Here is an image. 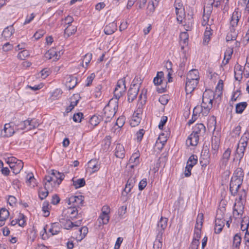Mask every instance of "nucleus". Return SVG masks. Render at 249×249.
Instances as JSON below:
<instances>
[{"mask_svg":"<svg viewBox=\"0 0 249 249\" xmlns=\"http://www.w3.org/2000/svg\"><path fill=\"white\" fill-rule=\"evenodd\" d=\"M65 175L55 170H52L48 176L45 177L44 185L45 188H53L59 186L64 179Z\"/></svg>","mask_w":249,"mask_h":249,"instance_id":"f257e3e1","label":"nucleus"},{"mask_svg":"<svg viewBox=\"0 0 249 249\" xmlns=\"http://www.w3.org/2000/svg\"><path fill=\"white\" fill-rule=\"evenodd\" d=\"M215 93L210 89H206L203 94L202 107L210 110L213 107V101L214 98Z\"/></svg>","mask_w":249,"mask_h":249,"instance_id":"f03ea898","label":"nucleus"},{"mask_svg":"<svg viewBox=\"0 0 249 249\" xmlns=\"http://www.w3.org/2000/svg\"><path fill=\"white\" fill-rule=\"evenodd\" d=\"M242 13L238 9H236L232 13L230 22V27L236 28L241 18Z\"/></svg>","mask_w":249,"mask_h":249,"instance_id":"7ed1b4c3","label":"nucleus"},{"mask_svg":"<svg viewBox=\"0 0 249 249\" xmlns=\"http://www.w3.org/2000/svg\"><path fill=\"white\" fill-rule=\"evenodd\" d=\"M242 182L243 180L238 179L235 177L231 178L230 184V190L232 195L235 196L237 194L238 189L242 184Z\"/></svg>","mask_w":249,"mask_h":249,"instance_id":"20e7f679","label":"nucleus"},{"mask_svg":"<svg viewBox=\"0 0 249 249\" xmlns=\"http://www.w3.org/2000/svg\"><path fill=\"white\" fill-rule=\"evenodd\" d=\"M219 211H217L215 220L214 232L215 233H219L222 230L225 225L224 220L223 219L222 215L219 214Z\"/></svg>","mask_w":249,"mask_h":249,"instance_id":"39448f33","label":"nucleus"},{"mask_svg":"<svg viewBox=\"0 0 249 249\" xmlns=\"http://www.w3.org/2000/svg\"><path fill=\"white\" fill-rule=\"evenodd\" d=\"M220 141V138L218 136H213L212 138L211 153L213 158H215L217 157L219 147Z\"/></svg>","mask_w":249,"mask_h":249,"instance_id":"423d86ee","label":"nucleus"},{"mask_svg":"<svg viewBox=\"0 0 249 249\" xmlns=\"http://www.w3.org/2000/svg\"><path fill=\"white\" fill-rule=\"evenodd\" d=\"M129 178L125 184V193H129L131 192V189L135 184L136 175L131 171L129 175Z\"/></svg>","mask_w":249,"mask_h":249,"instance_id":"0eeeda50","label":"nucleus"},{"mask_svg":"<svg viewBox=\"0 0 249 249\" xmlns=\"http://www.w3.org/2000/svg\"><path fill=\"white\" fill-rule=\"evenodd\" d=\"M63 54L62 51L57 52L55 48H52L44 54V56L48 59H51L53 57H55L56 60H58L61 54Z\"/></svg>","mask_w":249,"mask_h":249,"instance_id":"6e6552de","label":"nucleus"},{"mask_svg":"<svg viewBox=\"0 0 249 249\" xmlns=\"http://www.w3.org/2000/svg\"><path fill=\"white\" fill-rule=\"evenodd\" d=\"M247 146L245 145L238 144L235 153V158L233 160H235L236 159L239 161V162L241 161V159L244 157L245 151Z\"/></svg>","mask_w":249,"mask_h":249,"instance_id":"1a4fd4ad","label":"nucleus"},{"mask_svg":"<svg viewBox=\"0 0 249 249\" xmlns=\"http://www.w3.org/2000/svg\"><path fill=\"white\" fill-rule=\"evenodd\" d=\"M109 101V103L103 109L104 115L103 117H106L107 119H109L112 118L115 115V112L114 111V107H111L110 105Z\"/></svg>","mask_w":249,"mask_h":249,"instance_id":"9d476101","label":"nucleus"},{"mask_svg":"<svg viewBox=\"0 0 249 249\" xmlns=\"http://www.w3.org/2000/svg\"><path fill=\"white\" fill-rule=\"evenodd\" d=\"M198 83V81H192L186 79L185 85L186 94L191 93L196 88Z\"/></svg>","mask_w":249,"mask_h":249,"instance_id":"9b49d317","label":"nucleus"},{"mask_svg":"<svg viewBox=\"0 0 249 249\" xmlns=\"http://www.w3.org/2000/svg\"><path fill=\"white\" fill-rule=\"evenodd\" d=\"M122 84L124 87V77L120 79L117 84L116 87L114 90V96L116 99H119L123 95V93L121 90H119L118 88H121V85Z\"/></svg>","mask_w":249,"mask_h":249,"instance_id":"f8f14e48","label":"nucleus"},{"mask_svg":"<svg viewBox=\"0 0 249 249\" xmlns=\"http://www.w3.org/2000/svg\"><path fill=\"white\" fill-rule=\"evenodd\" d=\"M244 206L240 201L235 202L234 205L233 213L234 215H236L239 217L242 215L244 212Z\"/></svg>","mask_w":249,"mask_h":249,"instance_id":"ddd939ff","label":"nucleus"},{"mask_svg":"<svg viewBox=\"0 0 249 249\" xmlns=\"http://www.w3.org/2000/svg\"><path fill=\"white\" fill-rule=\"evenodd\" d=\"M199 135L192 133L186 140V143L191 146H196L199 141Z\"/></svg>","mask_w":249,"mask_h":249,"instance_id":"4468645a","label":"nucleus"},{"mask_svg":"<svg viewBox=\"0 0 249 249\" xmlns=\"http://www.w3.org/2000/svg\"><path fill=\"white\" fill-rule=\"evenodd\" d=\"M168 219L165 217H161L157 224L158 233H161L163 234L165 229L167 225Z\"/></svg>","mask_w":249,"mask_h":249,"instance_id":"2eb2a0df","label":"nucleus"},{"mask_svg":"<svg viewBox=\"0 0 249 249\" xmlns=\"http://www.w3.org/2000/svg\"><path fill=\"white\" fill-rule=\"evenodd\" d=\"M186 79L199 82V72L197 70L193 69L189 71L187 75Z\"/></svg>","mask_w":249,"mask_h":249,"instance_id":"dca6fc26","label":"nucleus"},{"mask_svg":"<svg viewBox=\"0 0 249 249\" xmlns=\"http://www.w3.org/2000/svg\"><path fill=\"white\" fill-rule=\"evenodd\" d=\"M206 128L203 124H197L193 128V131L192 133H195L199 136L203 135L205 132Z\"/></svg>","mask_w":249,"mask_h":249,"instance_id":"f3484780","label":"nucleus"},{"mask_svg":"<svg viewBox=\"0 0 249 249\" xmlns=\"http://www.w3.org/2000/svg\"><path fill=\"white\" fill-rule=\"evenodd\" d=\"M77 83L76 77L71 75H69L67 77L66 85L69 89H71L76 86Z\"/></svg>","mask_w":249,"mask_h":249,"instance_id":"a211bd4d","label":"nucleus"},{"mask_svg":"<svg viewBox=\"0 0 249 249\" xmlns=\"http://www.w3.org/2000/svg\"><path fill=\"white\" fill-rule=\"evenodd\" d=\"M89 168L92 170V172L98 171L100 168V164L96 159H92L88 163Z\"/></svg>","mask_w":249,"mask_h":249,"instance_id":"6ab92c4d","label":"nucleus"},{"mask_svg":"<svg viewBox=\"0 0 249 249\" xmlns=\"http://www.w3.org/2000/svg\"><path fill=\"white\" fill-rule=\"evenodd\" d=\"M138 91L137 87L130 88L127 93V100L129 102H132L136 98Z\"/></svg>","mask_w":249,"mask_h":249,"instance_id":"aec40b11","label":"nucleus"},{"mask_svg":"<svg viewBox=\"0 0 249 249\" xmlns=\"http://www.w3.org/2000/svg\"><path fill=\"white\" fill-rule=\"evenodd\" d=\"M4 133L3 136L6 137H9L12 136L15 133L13 128L11 127L10 124H6L4 125L2 134Z\"/></svg>","mask_w":249,"mask_h":249,"instance_id":"412c9836","label":"nucleus"},{"mask_svg":"<svg viewBox=\"0 0 249 249\" xmlns=\"http://www.w3.org/2000/svg\"><path fill=\"white\" fill-rule=\"evenodd\" d=\"M162 233H158L157 238L153 244L154 249H160L162 247Z\"/></svg>","mask_w":249,"mask_h":249,"instance_id":"4be33fe9","label":"nucleus"},{"mask_svg":"<svg viewBox=\"0 0 249 249\" xmlns=\"http://www.w3.org/2000/svg\"><path fill=\"white\" fill-rule=\"evenodd\" d=\"M10 168L13 170L14 174L16 175L18 174L23 167V163L22 161H18V163L9 166Z\"/></svg>","mask_w":249,"mask_h":249,"instance_id":"5701e85b","label":"nucleus"},{"mask_svg":"<svg viewBox=\"0 0 249 249\" xmlns=\"http://www.w3.org/2000/svg\"><path fill=\"white\" fill-rule=\"evenodd\" d=\"M115 155L120 159L124 158V148L122 144H118L116 147Z\"/></svg>","mask_w":249,"mask_h":249,"instance_id":"b1692460","label":"nucleus"},{"mask_svg":"<svg viewBox=\"0 0 249 249\" xmlns=\"http://www.w3.org/2000/svg\"><path fill=\"white\" fill-rule=\"evenodd\" d=\"M237 36V32L236 28L230 27V32L228 33L226 36L227 41L236 40Z\"/></svg>","mask_w":249,"mask_h":249,"instance_id":"393cba45","label":"nucleus"},{"mask_svg":"<svg viewBox=\"0 0 249 249\" xmlns=\"http://www.w3.org/2000/svg\"><path fill=\"white\" fill-rule=\"evenodd\" d=\"M15 30L13 25L9 26L5 28L3 31L2 36L6 39L9 38L14 33Z\"/></svg>","mask_w":249,"mask_h":249,"instance_id":"a878e982","label":"nucleus"},{"mask_svg":"<svg viewBox=\"0 0 249 249\" xmlns=\"http://www.w3.org/2000/svg\"><path fill=\"white\" fill-rule=\"evenodd\" d=\"M116 29V25L114 22H111L106 25L104 28V32L106 35H111Z\"/></svg>","mask_w":249,"mask_h":249,"instance_id":"bb28decb","label":"nucleus"},{"mask_svg":"<svg viewBox=\"0 0 249 249\" xmlns=\"http://www.w3.org/2000/svg\"><path fill=\"white\" fill-rule=\"evenodd\" d=\"M77 31V27L69 25L64 30V36L66 37L74 34Z\"/></svg>","mask_w":249,"mask_h":249,"instance_id":"cd10ccee","label":"nucleus"},{"mask_svg":"<svg viewBox=\"0 0 249 249\" xmlns=\"http://www.w3.org/2000/svg\"><path fill=\"white\" fill-rule=\"evenodd\" d=\"M243 73L242 66L236 64L234 67V77L236 80H238L240 78H242Z\"/></svg>","mask_w":249,"mask_h":249,"instance_id":"c85d7f7f","label":"nucleus"},{"mask_svg":"<svg viewBox=\"0 0 249 249\" xmlns=\"http://www.w3.org/2000/svg\"><path fill=\"white\" fill-rule=\"evenodd\" d=\"M65 229L70 230L73 227V222H71L70 219H65L61 218L59 220Z\"/></svg>","mask_w":249,"mask_h":249,"instance_id":"c756f323","label":"nucleus"},{"mask_svg":"<svg viewBox=\"0 0 249 249\" xmlns=\"http://www.w3.org/2000/svg\"><path fill=\"white\" fill-rule=\"evenodd\" d=\"M108 214H103V213H101L98 218L100 224L106 225L108 223L110 218Z\"/></svg>","mask_w":249,"mask_h":249,"instance_id":"7c9ffc66","label":"nucleus"},{"mask_svg":"<svg viewBox=\"0 0 249 249\" xmlns=\"http://www.w3.org/2000/svg\"><path fill=\"white\" fill-rule=\"evenodd\" d=\"M231 150L229 148H227L223 154L222 158L221 159L223 164H224L225 165L227 164L231 156Z\"/></svg>","mask_w":249,"mask_h":249,"instance_id":"2f4dec72","label":"nucleus"},{"mask_svg":"<svg viewBox=\"0 0 249 249\" xmlns=\"http://www.w3.org/2000/svg\"><path fill=\"white\" fill-rule=\"evenodd\" d=\"M102 119V116L97 115L92 116L89 119V122L93 127L97 125Z\"/></svg>","mask_w":249,"mask_h":249,"instance_id":"473e14b6","label":"nucleus"},{"mask_svg":"<svg viewBox=\"0 0 249 249\" xmlns=\"http://www.w3.org/2000/svg\"><path fill=\"white\" fill-rule=\"evenodd\" d=\"M210 156L211 154H210V150L208 147L207 146L203 147L201 153V157L209 162V160L210 159Z\"/></svg>","mask_w":249,"mask_h":249,"instance_id":"72a5a7b5","label":"nucleus"},{"mask_svg":"<svg viewBox=\"0 0 249 249\" xmlns=\"http://www.w3.org/2000/svg\"><path fill=\"white\" fill-rule=\"evenodd\" d=\"M51 188H45L44 186V189L40 188L38 190V196L39 198L43 200L45 199L48 195L49 192L48 190Z\"/></svg>","mask_w":249,"mask_h":249,"instance_id":"f704fd0d","label":"nucleus"},{"mask_svg":"<svg viewBox=\"0 0 249 249\" xmlns=\"http://www.w3.org/2000/svg\"><path fill=\"white\" fill-rule=\"evenodd\" d=\"M249 140V133L246 131L241 138L238 144L247 146Z\"/></svg>","mask_w":249,"mask_h":249,"instance_id":"c9c22d12","label":"nucleus"},{"mask_svg":"<svg viewBox=\"0 0 249 249\" xmlns=\"http://www.w3.org/2000/svg\"><path fill=\"white\" fill-rule=\"evenodd\" d=\"M241 242V235L239 233H236L233 237V247L238 248L240 245Z\"/></svg>","mask_w":249,"mask_h":249,"instance_id":"e433bc0d","label":"nucleus"},{"mask_svg":"<svg viewBox=\"0 0 249 249\" xmlns=\"http://www.w3.org/2000/svg\"><path fill=\"white\" fill-rule=\"evenodd\" d=\"M72 181L73 182V185L76 189L82 187L85 185V180L84 178H79L76 180L72 178Z\"/></svg>","mask_w":249,"mask_h":249,"instance_id":"4c0bfd02","label":"nucleus"},{"mask_svg":"<svg viewBox=\"0 0 249 249\" xmlns=\"http://www.w3.org/2000/svg\"><path fill=\"white\" fill-rule=\"evenodd\" d=\"M141 120L140 116H135V114H133L132 119L130 121V125L132 127L137 126L140 124Z\"/></svg>","mask_w":249,"mask_h":249,"instance_id":"58836bf2","label":"nucleus"},{"mask_svg":"<svg viewBox=\"0 0 249 249\" xmlns=\"http://www.w3.org/2000/svg\"><path fill=\"white\" fill-rule=\"evenodd\" d=\"M247 103L245 102H241L236 105V112L237 113H241L247 107Z\"/></svg>","mask_w":249,"mask_h":249,"instance_id":"ea45409f","label":"nucleus"},{"mask_svg":"<svg viewBox=\"0 0 249 249\" xmlns=\"http://www.w3.org/2000/svg\"><path fill=\"white\" fill-rule=\"evenodd\" d=\"M191 17V20L189 21V22H187V17H185L184 18V22L185 24H184V27L185 30L186 31H191L193 27V17L190 16Z\"/></svg>","mask_w":249,"mask_h":249,"instance_id":"a19ab883","label":"nucleus"},{"mask_svg":"<svg viewBox=\"0 0 249 249\" xmlns=\"http://www.w3.org/2000/svg\"><path fill=\"white\" fill-rule=\"evenodd\" d=\"M164 73L162 71H160L157 73L156 77L154 78L153 82L156 85H159L162 82L161 78L163 76Z\"/></svg>","mask_w":249,"mask_h":249,"instance_id":"79ce46f5","label":"nucleus"},{"mask_svg":"<svg viewBox=\"0 0 249 249\" xmlns=\"http://www.w3.org/2000/svg\"><path fill=\"white\" fill-rule=\"evenodd\" d=\"M232 177H235V178H238V179H240L241 180L243 179L244 177V173L243 170L241 168H237L233 174V176Z\"/></svg>","mask_w":249,"mask_h":249,"instance_id":"37998d69","label":"nucleus"},{"mask_svg":"<svg viewBox=\"0 0 249 249\" xmlns=\"http://www.w3.org/2000/svg\"><path fill=\"white\" fill-rule=\"evenodd\" d=\"M9 212L5 208H1L0 210V221H5L9 215Z\"/></svg>","mask_w":249,"mask_h":249,"instance_id":"c03bdc74","label":"nucleus"},{"mask_svg":"<svg viewBox=\"0 0 249 249\" xmlns=\"http://www.w3.org/2000/svg\"><path fill=\"white\" fill-rule=\"evenodd\" d=\"M189 36L186 32L181 33L180 35V43L186 45L188 43Z\"/></svg>","mask_w":249,"mask_h":249,"instance_id":"a18cd8bd","label":"nucleus"},{"mask_svg":"<svg viewBox=\"0 0 249 249\" xmlns=\"http://www.w3.org/2000/svg\"><path fill=\"white\" fill-rule=\"evenodd\" d=\"M81 231H82L81 237H78V236L75 237V239L78 241H81L85 237L88 232V228L86 226H84L81 228Z\"/></svg>","mask_w":249,"mask_h":249,"instance_id":"49530a36","label":"nucleus"},{"mask_svg":"<svg viewBox=\"0 0 249 249\" xmlns=\"http://www.w3.org/2000/svg\"><path fill=\"white\" fill-rule=\"evenodd\" d=\"M62 93L63 92L61 89H56L52 94V97L53 99L56 100L59 99L61 97Z\"/></svg>","mask_w":249,"mask_h":249,"instance_id":"de8ad7c7","label":"nucleus"},{"mask_svg":"<svg viewBox=\"0 0 249 249\" xmlns=\"http://www.w3.org/2000/svg\"><path fill=\"white\" fill-rule=\"evenodd\" d=\"M27 124L28 125L27 130H29L37 127L39 125L38 122H37L36 120L35 119H32L31 120H29V123H28Z\"/></svg>","mask_w":249,"mask_h":249,"instance_id":"09e8293b","label":"nucleus"},{"mask_svg":"<svg viewBox=\"0 0 249 249\" xmlns=\"http://www.w3.org/2000/svg\"><path fill=\"white\" fill-rule=\"evenodd\" d=\"M6 163L10 166V165L14 164L18 161H22L14 157H8L5 159Z\"/></svg>","mask_w":249,"mask_h":249,"instance_id":"8fccbe9b","label":"nucleus"},{"mask_svg":"<svg viewBox=\"0 0 249 249\" xmlns=\"http://www.w3.org/2000/svg\"><path fill=\"white\" fill-rule=\"evenodd\" d=\"M175 9H176V13L178 14V10H181V13L182 14L183 11V4L179 1V0H176L175 4H174Z\"/></svg>","mask_w":249,"mask_h":249,"instance_id":"3c124183","label":"nucleus"},{"mask_svg":"<svg viewBox=\"0 0 249 249\" xmlns=\"http://www.w3.org/2000/svg\"><path fill=\"white\" fill-rule=\"evenodd\" d=\"M49 202L47 201H44L43 203L42 206V211L44 213V216L47 217L50 214V212L49 211Z\"/></svg>","mask_w":249,"mask_h":249,"instance_id":"603ef678","label":"nucleus"},{"mask_svg":"<svg viewBox=\"0 0 249 249\" xmlns=\"http://www.w3.org/2000/svg\"><path fill=\"white\" fill-rule=\"evenodd\" d=\"M29 55L30 54L29 52L27 50H25L18 53V57L21 60H24L27 57L29 56Z\"/></svg>","mask_w":249,"mask_h":249,"instance_id":"864d4df0","label":"nucleus"},{"mask_svg":"<svg viewBox=\"0 0 249 249\" xmlns=\"http://www.w3.org/2000/svg\"><path fill=\"white\" fill-rule=\"evenodd\" d=\"M91 58L92 54L91 53H87L85 54L83 59V66H84L83 63H85L86 66L87 67L88 64L90 63Z\"/></svg>","mask_w":249,"mask_h":249,"instance_id":"5fc2aeb1","label":"nucleus"},{"mask_svg":"<svg viewBox=\"0 0 249 249\" xmlns=\"http://www.w3.org/2000/svg\"><path fill=\"white\" fill-rule=\"evenodd\" d=\"M25 216L23 214L19 213L18 218L17 219L18 224L19 226L23 227L25 224Z\"/></svg>","mask_w":249,"mask_h":249,"instance_id":"6e6d98bb","label":"nucleus"},{"mask_svg":"<svg viewBox=\"0 0 249 249\" xmlns=\"http://www.w3.org/2000/svg\"><path fill=\"white\" fill-rule=\"evenodd\" d=\"M83 114L81 112L75 113L73 116V120L75 122H80L83 118Z\"/></svg>","mask_w":249,"mask_h":249,"instance_id":"4d7b16f0","label":"nucleus"},{"mask_svg":"<svg viewBox=\"0 0 249 249\" xmlns=\"http://www.w3.org/2000/svg\"><path fill=\"white\" fill-rule=\"evenodd\" d=\"M212 32H210L208 30H205V32L204 33V43L207 44L210 39V36L212 35Z\"/></svg>","mask_w":249,"mask_h":249,"instance_id":"13d9d810","label":"nucleus"},{"mask_svg":"<svg viewBox=\"0 0 249 249\" xmlns=\"http://www.w3.org/2000/svg\"><path fill=\"white\" fill-rule=\"evenodd\" d=\"M76 204H74V207H79L83 205L84 201V197L82 196H76Z\"/></svg>","mask_w":249,"mask_h":249,"instance_id":"bf43d9fd","label":"nucleus"},{"mask_svg":"<svg viewBox=\"0 0 249 249\" xmlns=\"http://www.w3.org/2000/svg\"><path fill=\"white\" fill-rule=\"evenodd\" d=\"M40 73L41 77L43 79H45L50 74L51 71L50 69L48 68H45L40 71Z\"/></svg>","mask_w":249,"mask_h":249,"instance_id":"052dcab7","label":"nucleus"},{"mask_svg":"<svg viewBox=\"0 0 249 249\" xmlns=\"http://www.w3.org/2000/svg\"><path fill=\"white\" fill-rule=\"evenodd\" d=\"M213 6L212 5H205L204 7L203 14L207 16H210L212 11Z\"/></svg>","mask_w":249,"mask_h":249,"instance_id":"680f3d73","label":"nucleus"},{"mask_svg":"<svg viewBox=\"0 0 249 249\" xmlns=\"http://www.w3.org/2000/svg\"><path fill=\"white\" fill-rule=\"evenodd\" d=\"M177 17V19L178 21L181 22L183 18H184L185 17V12L184 9H183L182 14L181 13V10H178V13L176 14Z\"/></svg>","mask_w":249,"mask_h":249,"instance_id":"e2e57ef3","label":"nucleus"},{"mask_svg":"<svg viewBox=\"0 0 249 249\" xmlns=\"http://www.w3.org/2000/svg\"><path fill=\"white\" fill-rule=\"evenodd\" d=\"M188 163H190L191 164L195 165L197 163V157L196 155H191L188 160Z\"/></svg>","mask_w":249,"mask_h":249,"instance_id":"0e129e2a","label":"nucleus"},{"mask_svg":"<svg viewBox=\"0 0 249 249\" xmlns=\"http://www.w3.org/2000/svg\"><path fill=\"white\" fill-rule=\"evenodd\" d=\"M45 32L43 30H38L34 34V37L36 40L39 39L45 34Z\"/></svg>","mask_w":249,"mask_h":249,"instance_id":"69168bd1","label":"nucleus"},{"mask_svg":"<svg viewBox=\"0 0 249 249\" xmlns=\"http://www.w3.org/2000/svg\"><path fill=\"white\" fill-rule=\"evenodd\" d=\"M95 77V74L94 73H92L89 76H88L87 78V84L86 86H89L92 82L93 80L94 79Z\"/></svg>","mask_w":249,"mask_h":249,"instance_id":"338daca9","label":"nucleus"},{"mask_svg":"<svg viewBox=\"0 0 249 249\" xmlns=\"http://www.w3.org/2000/svg\"><path fill=\"white\" fill-rule=\"evenodd\" d=\"M139 157V153H134L132 154L130 158L129 159V163H133L136 162V160Z\"/></svg>","mask_w":249,"mask_h":249,"instance_id":"774afa93","label":"nucleus"}]
</instances>
